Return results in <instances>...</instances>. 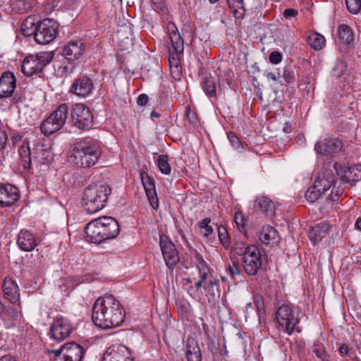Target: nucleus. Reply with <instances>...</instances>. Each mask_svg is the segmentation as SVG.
Returning <instances> with one entry per match:
<instances>
[{
	"label": "nucleus",
	"mask_w": 361,
	"mask_h": 361,
	"mask_svg": "<svg viewBox=\"0 0 361 361\" xmlns=\"http://www.w3.org/2000/svg\"><path fill=\"white\" fill-rule=\"evenodd\" d=\"M330 171H326L325 173L319 176L318 178L314 180L313 185L321 193H324L329 190L336 182V176Z\"/></svg>",
	"instance_id": "23"
},
{
	"label": "nucleus",
	"mask_w": 361,
	"mask_h": 361,
	"mask_svg": "<svg viewBox=\"0 0 361 361\" xmlns=\"http://www.w3.org/2000/svg\"><path fill=\"white\" fill-rule=\"evenodd\" d=\"M275 320L281 331L290 335L299 323V312L296 307L282 304L276 311Z\"/></svg>",
	"instance_id": "5"
},
{
	"label": "nucleus",
	"mask_w": 361,
	"mask_h": 361,
	"mask_svg": "<svg viewBox=\"0 0 361 361\" xmlns=\"http://www.w3.org/2000/svg\"><path fill=\"white\" fill-rule=\"evenodd\" d=\"M101 155L99 145L92 140H81L71 146L68 161L80 168H90Z\"/></svg>",
	"instance_id": "2"
},
{
	"label": "nucleus",
	"mask_w": 361,
	"mask_h": 361,
	"mask_svg": "<svg viewBox=\"0 0 361 361\" xmlns=\"http://www.w3.org/2000/svg\"><path fill=\"white\" fill-rule=\"evenodd\" d=\"M343 142L334 137H326L317 141L314 145V151L324 157L333 156L343 149Z\"/></svg>",
	"instance_id": "13"
},
{
	"label": "nucleus",
	"mask_w": 361,
	"mask_h": 361,
	"mask_svg": "<svg viewBox=\"0 0 361 361\" xmlns=\"http://www.w3.org/2000/svg\"><path fill=\"white\" fill-rule=\"evenodd\" d=\"M58 33V24L51 19H44L37 22V29L35 40L41 44H47L53 41Z\"/></svg>",
	"instance_id": "9"
},
{
	"label": "nucleus",
	"mask_w": 361,
	"mask_h": 361,
	"mask_svg": "<svg viewBox=\"0 0 361 361\" xmlns=\"http://www.w3.org/2000/svg\"><path fill=\"white\" fill-rule=\"evenodd\" d=\"M157 165L160 171L164 174H169L171 166L169 164V157L166 154H161L157 159Z\"/></svg>",
	"instance_id": "40"
},
{
	"label": "nucleus",
	"mask_w": 361,
	"mask_h": 361,
	"mask_svg": "<svg viewBox=\"0 0 361 361\" xmlns=\"http://www.w3.org/2000/svg\"><path fill=\"white\" fill-rule=\"evenodd\" d=\"M55 361H82L85 349L79 344L71 342L63 345L59 350H53Z\"/></svg>",
	"instance_id": "10"
},
{
	"label": "nucleus",
	"mask_w": 361,
	"mask_h": 361,
	"mask_svg": "<svg viewBox=\"0 0 361 361\" xmlns=\"http://www.w3.org/2000/svg\"><path fill=\"white\" fill-rule=\"evenodd\" d=\"M20 164L24 169H30L32 160L38 164H48L53 160V152L49 145L43 142L36 143L31 149L27 143H23L18 149Z\"/></svg>",
	"instance_id": "3"
},
{
	"label": "nucleus",
	"mask_w": 361,
	"mask_h": 361,
	"mask_svg": "<svg viewBox=\"0 0 361 361\" xmlns=\"http://www.w3.org/2000/svg\"><path fill=\"white\" fill-rule=\"evenodd\" d=\"M251 246L256 245L252 244L247 245L242 241H236L232 247V250L235 255L241 256L243 258L247 255L248 250Z\"/></svg>",
	"instance_id": "38"
},
{
	"label": "nucleus",
	"mask_w": 361,
	"mask_h": 361,
	"mask_svg": "<svg viewBox=\"0 0 361 361\" xmlns=\"http://www.w3.org/2000/svg\"><path fill=\"white\" fill-rule=\"evenodd\" d=\"M269 59L271 63L278 64L281 61L282 55L279 51H273L270 54Z\"/></svg>",
	"instance_id": "50"
},
{
	"label": "nucleus",
	"mask_w": 361,
	"mask_h": 361,
	"mask_svg": "<svg viewBox=\"0 0 361 361\" xmlns=\"http://www.w3.org/2000/svg\"><path fill=\"white\" fill-rule=\"evenodd\" d=\"M17 243L19 247L25 252L33 250L37 245L35 237L27 231H21L20 232Z\"/></svg>",
	"instance_id": "25"
},
{
	"label": "nucleus",
	"mask_w": 361,
	"mask_h": 361,
	"mask_svg": "<svg viewBox=\"0 0 361 361\" xmlns=\"http://www.w3.org/2000/svg\"><path fill=\"white\" fill-rule=\"evenodd\" d=\"M159 245L166 266L173 269L179 262V255L174 244L166 235L159 237Z\"/></svg>",
	"instance_id": "14"
},
{
	"label": "nucleus",
	"mask_w": 361,
	"mask_h": 361,
	"mask_svg": "<svg viewBox=\"0 0 361 361\" xmlns=\"http://www.w3.org/2000/svg\"><path fill=\"white\" fill-rule=\"evenodd\" d=\"M151 116H152V118H158V117H159V113H157V112H155V111H152V112L151 113Z\"/></svg>",
	"instance_id": "64"
},
{
	"label": "nucleus",
	"mask_w": 361,
	"mask_h": 361,
	"mask_svg": "<svg viewBox=\"0 0 361 361\" xmlns=\"http://www.w3.org/2000/svg\"><path fill=\"white\" fill-rule=\"evenodd\" d=\"M84 44L81 42H73L66 46L62 51V56L70 64H73L84 52Z\"/></svg>",
	"instance_id": "22"
},
{
	"label": "nucleus",
	"mask_w": 361,
	"mask_h": 361,
	"mask_svg": "<svg viewBox=\"0 0 361 361\" xmlns=\"http://www.w3.org/2000/svg\"><path fill=\"white\" fill-rule=\"evenodd\" d=\"M7 142V135L5 131L0 130V150L4 148Z\"/></svg>",
	"instance_id": "54"
},
{
	"label": "nucleus",
	"mask_w": 361,
	"mask_h": 361,
	"mask_svg": "<svg viewBox=\"0 0 361 361\" xmlns=\"http://www.w3.org/2000/svg\"><path fill=\"white\" fill-rule=\"evenodd\" d=\"M195 258L200 275H203V277L204 276H208L209 267L202 257L199 253H197Z\"/></svg>",
	"instance_id": "41"
},
{
	"label": "nucleus",
	"mask_w": 361,
	"mask_h": 361,
	"mask_svg": "<svg viewBox=\"0 0 361 361\" xmlns=\"http://www.w3.org/2000/svg\"><path fill=\"white\" fill-rule=\"evenodd\" d=\"M94 88L92 80L87 76L75 79L71 87V92L80 97H87L92 94Z\"/></svg>",
	"instance_id": "17"
},
{
	"label": "nucleus",
	"mask_w": 361,
	"mask_h": 361,
	"mask_svg": "<svg viewBox=\"0 0 361 361\" xmlns=\"http://www.w3.org/2000/svg\"><path fill=\"white\" fill-rule=\"evenodd\" d=\"M211 222L210 218H205L200 223V228L201 229V233L204 236H209L213 232V228L209 226Z\"/></svg>",
	"instance_id": "47"
},
{
	"label": "nucleus",
	"mask_w": 361,
	"mask_h": 361,
	"mask_svg": "<svg viewBox=\"0 0 361 361\" xmlns=\"http://www.w3.org/2000/svg\"><path fill=\"white\" fill-rule=\"evenodd\" d=\"M235 222L238 228V229L241 231L245 228V219L241 212H236L234 217Z\"/></svg>",
	"instance_id": "48"
},
{
	"label": "nucleus",
	"mask_w": 361,
	"mask_h": 361,
	"mask_svg": "<svg viewBox=\"0 0 361 361\" xmlns=\"http://www.w3.org/2000/svg\"><path fill=\"white\" fill-rule=\"evenodd\" d=\"M333 169L336 176H340L343 173V178L345 182H357L361 180V164L352 165L343 171L341 166L338 163H334Z\"/></svg>",
	"instance_id": "20"
},
{
	"label": "nucleus",
	"mask_w": 361,
	"mask_h": 361,
	"mask_svg": "<svg viewBox=\"0 0 361 361\" xmlns=\"http://www.w3.org/2000/svg\"><path fill=\"white\" fill-rule=\"evenodd\" d=\"M200 279L195 283V289L196 290H199L202 286V283H206V279H207V276L200 275Z\"/></svg>",
	"instance_id": "57"
},
{
	"label": "nucleus",
	"mask_w": 361,
	"mask_h": 361,
	"mask_svg": "<svg viewBox=\"0 0 361 361\" xmlns=\"http://www.w3.org/2000/svg\"><path fill=\"white\" fill-rule=\"evenodd\" d=\"M322 195L316 188L312 185L309 188L305 193V198L310 202H314Z\"/></svg>",
	"instance_id": "44"
},
{
	"label": "nucleus",
	"mask_w": 361,
	"mask_h": 361,
	"mask_svg": "<svg viewBox=\"0 0 361 361\" xmlns=\"http://www.w3.org/2000/svg\"><path fill=\"white\" fill-rule=\"evenodd\" d=\"M217 280L209 278L208 283L204 285L206 295L209 302H214L220 295V290L217 286Z\"/></svg>",
	"instance_id": "32"
},
{
	"label": "nucleus",
	"mask_w": 361,
	"mask_h": 361,
	"mask_svg": "<svg viewBox=\"0 0 361 361\" xmlns=\"http://www.w3.org/2000/svg\"><path fill=\"white\" fill-rule=\"evenodd\" d=\"M325 42L324 36L317 32H314L307 37L308 44L315 50L321 49L324 46Z\"/></svg>",
	"instance_id": "37"
},
{
	"label": "nucleus",
	"mask_w": 361,
	"mask_h": 361,
	"mask_svg": "<svg viewBox=\"0 0 361 361\" xmlns=\"http://www.w3.org/2000/svg\"><path fill=\"white\" fill-rule=\"evenodd\" d=\"M259 239L265 245L276 243L278 241V232L272 226H265L259 232Z\"/></svg>",
	"instance_id": "30"
},
{
	"label": "nucleus",
	"mask_w": 361,
	"mask_h": 361,
	"mask_svg": "<svg viewBox=\"0 0 361 361\" xmlns=\"http://www.w3.org/2000/svg\"><path fill=\"white\" fill-rule=\"evenodd\" d=\"M67 104H62L54 111L41 124L40 128L44 135H50L59 130L68 118Z\"/></svg>",
	"instance_id": "6"
},
{
	"label": "nucleus",
	"mask_w": 361,
	"mask_h": 361,
	"mask_svg": "<svg viewBox=\"0 0 361 361\" xmlns=\"http://www.w3.org/2000/svg\"><path fill=\"white\" fill-rule=\"evenodd\" d=\"M202 87L209 97H216V90L215 80L209 74H205L202 77Z\"/></svg>",
	"instance_id": "33"
},
{
	"label": "nucleus",
	"mask_w": 361,
	"mask_h": 361,
	"mask_svg": "<svg viewBox=\"0 0 361 361\" xmlns=\"http://www.w3.org/2000/svg\"><path fill=\"white\" fill-rule=\"evenodd\" d=\"M105 229L100 217L90 221L85 228L86 238L87 241L92 243H100L106 240L105 235Z\"/></svg>",
	"instance_id": "15"
},
{
	"label": "nucleus",
	"mask_w": 361,
	"mask_h": 361,
	"mask_svg": "<svg viewBox=\"0 0 361 361\" xmlns=\"http://www.w3.org/2000/svg\"><path fill=\"white\" fill-rule=\"evenodd\" d=\"M278 75H279V74H278ZM267 78L269 80H272L274 81H276L278 78H279V76H277L276 74L270 72V73H267V74L266 75Z\"/></svg>",
	"instance_id": "60"
},
{
	"label": "nucleus",
	"mask_w": 361,
	"mask_h": 361,
	"mask_svg": "<svg viewBox=\"0 0 361 361\" xmlns=\"http://www.w3.org/2000/svg\"><path fill=\"white\" fill-rule=\"evenodd\" d=\"M70 122L80 130H87L93 126V115L83 104H75L71 110Z\"/></svg>",
	"instance_id": "7"
},
{
	"label": "nucleus",
	"mask_w": 361,
	"mask_h": 361,
	"mask_svg": "<svg viewBox=\"0 0 361 361\" xmlns=\"http://www.w3.org/2000/svg\"><path fill=\"white\" fill-rule=\"evenodd\" d=\"M228 271L232 278H233L235 276L239 275L240 269L238 267V264L237 262H233V265H229L228 268Z\"/></svg>",
	"instance_id": "52"
},
{
	"label": "nucleus",
	"mask_w": 361,
	"mask_h": 361,
	"mask_svg": "<svg viewBox=\"0 0 361 361\" xmlns=\"http://www.w3.org/2000/svg\"><path fill=\"white\" fill-rule=\"evenodd\" d=\"M154 9L157 12L164 13L166 10V4L164 0H152Z\"/></svg>",
	"instance_id": "49"
},
{
	"label": "nucleus",
	"mask_w": 361,
	"mask_h": 361,
	"mask_svg": "<svg viewBox=\"0 0 361 361\" xmlns=\"http://www.w3.org/2000/svg\"><path fill=\"white\" fill-rule=\"evenodd\" d=\"M245 6L246 11L255 12L262 8L263 4L261 0H245Z\"/></svg>",
	"instance_id": "46"
},
{
	"label": "nucleus",
	"mask_w": 361,
	"mask_h": 361,
	"mask_svg": "<svg viewBox=\"0 0 361 361\" xmlns=\"http://www.w3.org/2000/svg\"><path fill=\"white\" fill-rule=\"evenodd\" d=\"M341 195V191L338 189L336 191L335 193L333 192V190H331V192L330 195L331 200L334 201L336 199H338Z\"/></svg>",
	"instance_id": "58"
},
{
	"label": "nucleus",
	"mask_w": 361,
	"mask_h": 361,
	"mask_svg": "<svg viewBox=\"0 0 361 361\" xmlns=\"http://www.w3.org/2000/svg\"><path fill=\"white\" fill-rule=\"evenodd\" d=\"M255 206L258 207L260 211L267 216L271 217L274 215L275 204L267 197H258L255 201Z\"/></svg>",
	"instance_id": "31"
},
{
	"label": "nucleus",
	"mask_w": 361,
	"mask_h": 361,
	"mask_svg": "<svg viewBox=\"0 0 361 361\" xmlns=\"http://www.w3.org/2000/svg\"><path fill=\"white\" fill-rule=\"evenodd\" d=\"M103 228L105 229V235L106 240L116 238L120 231L118 222L111 216L100 217Z\"/></svg>",
	"instance_id": "26"
},
{
	"label": "nucleus",
	"mask_w": 361,
	"mask_h": 361,
	"mask_svg": "<svg viewBox=\"0 0 361 361\" xmlns=\"http://www.w3.org/2000/svg\"><path fill=\"white\" fill-rule=\"evenodd\" d=\"M330 226L327 223L322 222L317 224L309 231L308 235L314 243L320 241L328 235Z\"/></svg>",
	"instance_id": "29"
},
{
	"label": "nucleus",
	"mask_w": 361,
	"mask_h": 361,
	"mask_svg": "<svg viewBox=\"0 0 361 361\" xmlns=\"http://www.w3.org/2000/svg\"><path fill=\"white\" fill-rule=\"evenodd\" d=\"M51 59V52H40L36 55H30L23 62L22 71L28 76L40 73Z\"/></svg>",
	"instance_id": "8"
},
{
	"label": "nucleus",
	"mask_w": 361,
	"mask_h": 361,
	"mask_svg": "<svg viewBox=\"0 0 361 361\" xmlns=\"http://www.w3.org/2000/svg\"><path fill=\"white\" fill-rule=\"evenodd\" d=\"M227 3L235 18L241 19L243 18L246 11L243 0H227Z\"/></svg>",
	"instance_id": "34"
},
{
	"label": "nucleus",
	"mask_w": 361,
	"mask_h": 361,
	"mask_svg": "<svg viewBox=\"0 0 361 361\" xmlns=\"http://www.w3.org/2000/svg\"><path fill=\"white\" fill-rule=\"evenodd\" d=\"M348 11L353 14L358 13L361 10V0H345Z\"/></svg>",
	"instance_id": "43"
},
{
	"label": "nucleus",
	"mask_w": 361,
	"mask_h": 361,
	"mask_svg": "<svg viewBox=\"0 0 361 361\" xmlns=\"http://www.w3.org/2000/svg\"><path fill=\"white\" fill-rule=\"evenodd\" d=\"M355 226L357 229L361 231V217L357 218L355 221Z\"/></svg>",
	"instance_id": "62"
},
{
	"label": "nucleus",
	"mask_w": 361,
	"mask_h": 361,
	"mask_svg": "<svg viewBox=\"0 0 361 361\" xmlns=\"http://www.w3.org/2000/svg\"><path fill=\"white\" fill-rule=\"evenodd\" d=\"M72 325L65 318L56 319L51 327V337L56 341H62L68 337L72 331Z\"/></svg>",
	"instance_id": "16"
},
{
	"label": "nucleus",
	"mask_w": 361,
	"mask_h": 361,
	"mask_svg": "<svg viewBox=\"0 0 361 361\" xmlns=\"http://www.w3.org/2000/svg\"><path fill=\"white\" fill-rule=\"evenodd\" d=\"M19 198L18 189L11 184L0 185V206L8 207L13 204Z\"/></svg>",
	"instance_id": "19"
},
{
	"label": "nucleus",
	"mask_w": 361,
	"mask_h": 361,
	"mask_svg": "<svg viewBox=\"0 0 361 361\" xmlns=\"http://www.w3.org/2000/svg\"><path fill=\"white\" fill-rule=\"evenodd\" d=\"M3 290L8 299L12 302L16 303L19 300V288L17 283L9 277H6L3 283Z\"/></svg>",
	"instance_id": "27"
},
{
	"label": "nucleus",
	"mask_w": 361,
	"mask_h": 361,
	"mask_svg": "<svg viewBox=\"0 0 361 361\" xmlns=\"http://www.w3.org/2000/svg\"><path fill=\"white\" fill-rule=\"evenodd\" d=\"M339 38L345 43L351 44L354 42L353 30L347 25H340L338 27Z\"/></svg>",
	"instance_id": "36"
},
{
	"label": "nucleus",
	"mask_w": 361,
	"mask_h": 361,
	"mask_svg": "<svg viewBox=\"0 0 361 361\" xmlns=\"http://www.w3.org/2000/svg\"><path fill=\"white\" fill-rule=\"evenodd\" d=\"M0 361H16L13 357L10 355H4L0 357Z\"/></svg>",
	"instance_id": "61"
},
{
	"label": "nucleus",
	"mask_w": 361,
	"mask_h": 361,
	"mask_svg": "<svg viewBox=\"0 0 361 361\" xmlns=\"http://www.w3.org/2000/svg\"><path fill=\"white\" fill-rule=\"evenodd\" d=\"M228 137L229 138L230 141L232 142L233 145H235L238 144V137L233 133H229L228 135Z\"/></svg>",
	"instance_id": "59"
},
{
	"label": "nucleus",
	"mask_w": 361,
	"mask_h": 361,
	"mask_svg": "<svg viewBox=\"0 0 361 361\" xmlns=\"http://www.w3.org/2000/svg\"><path fill=\"white\" fill-rule=\"evenodd\" d=\"M21 32L25 37L34 36L35 38V33L37 32V23L35 22V19L29 16L22 23L21 27Z\"/></svg>",
	"instance_id": "35"
},
{
	"label": "nucleus",
	"mask_w": 361,
	"mask_h": 361,
	"mask_svg": "<svg viewBox=\"0 0 361 361\" xmlns=\"http://www.w3.org/2000/svg\"><path fill=\"white\" fill-rule=\"evenodd\" d=\"M283 78L288 83H291L295 80V75L293 73L288 70H284Z\"/></svg>",
	"instance_id": "53"
},
{
	"label": "nucleus",
	"mask_w": 361,
	"mask_h": 361,
	"mask_svg": "<svg viewBox=\"0 0 361 361\" xmlns=\"http://www.w3.org/2000/svg\"><path fill=\"white\" fill-rule=\"evenodd\" d=\"M126 353L128 354V349L123 345L118 346L116 349L110 348L104 353L102 361H133Z\"/></svg>",
	"instance_id": "24"
},
{
	"label": "nucleus",
	"mask_w": 361,
	"mask_h": 361,
	"mask_svg": "<svg viewBox=\"0 0 361 361\" xmlns=\"http://www.w3.org/2000/svg\"><path fill=\"white\" fill-rule=\"evenodd\" d=\"M169 39L171 44V49L176 54L177 59L175 57L173 53L170 54L169 63L171 66H174L176 68H178V55L183 54L184 50V42L182 37L180 36L178 30L172 22H170L167 26Z\"/></svg>",
	"instance_id": "11"
},
{
	"label": "nucleus",
	"mask_w": 361,
	"mask_h": 361,
	"mask_svg": "<svg viewBox=\"0 0 361 361\" xmlns=\"http://www.w3.org/2000/svg\"><path fill=\"white\" fill-rule=\"evenodd\" d=\"M217 231L220 243L224 247L228 248L230 246V240L226 228L221 226L218 228Z\"/></svg>",
	"instance_id": "42"
},
{
	"label": "nucleus",
	"mask_w": 361,
	"mask_h": 361,
	"mask_svg": "<svg viewBox=\"0 0 361 361\" xmlns=\"http://www.w3.org/2000/svg\"><path fill=\"white\" fill-rule=\"evenodd\" d=\"M298 14L297 11L293 8H287L283 12V16L286 18H289L291 17H295Z\"/></svg>",
	"instance_id": "55"
},
{
	"label": "nucleus",
	"mask_w": 361,
	"mask_h": 361,
	"mask_svg": "<svg viewBox=\"0 0 361 361\" xmlns=\"http://www.w3.org/2000/svg\"><path fill=\"white\" fill-rule=\"evenodd\" d=\"M185 120L193 127L198 124V119L195 111L189 106H187L185 113Z\"/></svg>",
	"instance_id": "45"
},
{
	"label": "nucleus",
	"mask_w": 361,
	"mask_h": 361,
	"mask_svg": "<svg viewBox=\"0 0 361 361\" xmlns=\"http://www.w3.org/2000/svg\"><path fill=\"white\" fill-rule=\"evenodd\" d=\"M255 305H256V307H257V308L258 310H259V309H260V308L262 307V303H261V302H260L259 300H257L255 301Z\"/></svg>",
	"instance_id": "63"
},
{
	"label": "nucleus",
	"mask_w": 361,
	"mask_h": 361,
	"mask_svg": "<svg viewBox=\"0 0 361 361\" xmlns=\"http://www.w3.org/2000/svg\"><path fill=\"white\" fill-rule=\"evenodd\" d=\"M312 351L322 361H329L330 356L326 353L323 344H314Z\"/></svg>",
	"instance_id": "39"
},
{
	"label": "nucleus",
	"mask_w": 361,
	"mask_h": 361,
	"mask_svg": "<svg viewBox=\"0 0 361 361\" xmlns=\"http://www.w3.org/2000/svg\"><path fill=\"white\" fill-rule=\"evenodd\" d=\"M185 354L188 361H202L200 348L197 341L192 338L187 340Z\"/></svg>",
	"instance_id": "28"
},
{
	"label": "nucleus",
	"mask_w": 361,
	"mask_h": 361,
	"mask_svg": "<svg viewBox=\"0 0 361 361\" xmlns=\"http://www.w3.org/2000/svg\"><path fill=\"white\" fill-rule=\"evenodd\" d=\"M111 190L109 185L95 183L88 185L84 190L82 207L87 214H94L102 209L106 204Z\"/></svg>",
	"instance_id": "4"
},
{
	"label": "nucleus",
	"mask_w": 361,
	"mask_h": 361,
	"mask_svg": "<svg viewBox=\"0 0 361 361\" xmlns=\"http://www.w3.org/2000/svg\"><path fill=\"white\" fill-rule=\"evenodd\" d=\"M125 314L119 301L111 295L99 297L94 303L92 319L102 329H111L120 326Z\"/></svg>",
	"instance_id": "1"
},
{
	"label": "nucleus",
	"mask_w": 361,
	"mask_h": 361,
	"mask_svg": "<svg viewBox=\"0 0 361 361\" xmlns=\"http://www.w3.org/2000/svg\"><path fill=\"white\" fill-rule=\"evenodd\" d=\"M16 77L12 73L4 72L0 77V98L11 97L16 88Z\"/></svg>",
	"instance_id": "21"
},
{
	"label": "nucleus",
	"mask_w": 361,
	"mask_h": 361,
	"mask_svg": "<svg viewBox=\"0 0 361 361\" xmlns=\"http://www.w3.org/2000/svg\"><path fill=\"white\" fill-rule=\"evenodd\" d=\"M140 178L150 205L154 209H157L159 205V200L155 185L152 178L148 175L147 173L142 172L140 173Z\"/></svg>",
	"instance_id": "18"
},
{
	"label": "nucleus",
	"mask_w": 361,
	"mask_h": 361,
	"mask_svg": "<svg viewBox=\"0 0 361 361\" xmlns=\"http://www.w3.org/2000/svg\"><path fill=\"white\" fill-rule=\"evenodd\" d=\"M352 350H353L349 348L348 345L346 343H343L338 348V351L341 357H351Z\"/></svg>",
	"instance_id": "51"
},
{
	"label": "nucleus",
	"mask_w": 361,
	"mask_h": 361,
	"mask_svg": "<svg viewBox=\"0 0 361 361\" xmlns=\"http://www.w3.org/2000/svg\"><path fill=\"white\" fill-rule=\"evenodd\" d=\"M245 272L250 276L257 274L262 264V251L258 246H251L246 256L243 257Z\"/></svg>",
	"instance_id": "12"
},
{
	"label": "nucleus",
	"mask_w": 361,
	"mask_h": 361,
	"mask_svg": "<svg viewBox=\"0 0 361 361\" xmlns=\"http://www.w3.org/2000/svg\"><path fill=\"white\" fill-rule=\"evenodd\" d=\"M147 101H148L147 96L145 94H142L138 97L137 102L139 105L143 106L147 104Z\"/></svg>",
	"instance_id": "56"
}]
</instances>
